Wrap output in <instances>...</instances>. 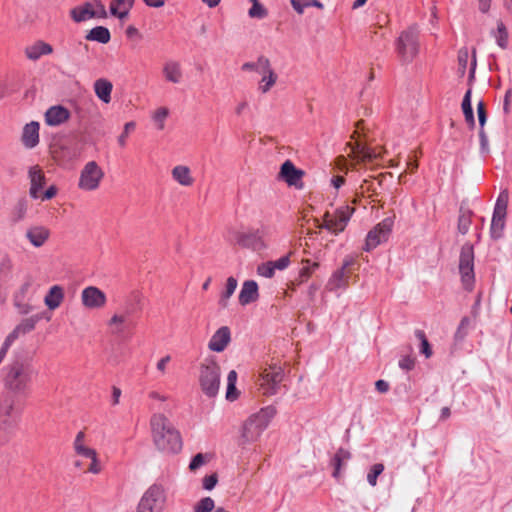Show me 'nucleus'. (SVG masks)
<instances>
[{"label":"nucleus","instance_id":"774afa93","mask_svg":"<svg viewBox=\"0 0 512 512\" xmlns=\"http://www.w3.org/2000/svg\"><path fill=\"white\" fill-rule=\"evenodd\" d=\"M345 177L344 176H341V175H336V176H333L332 179H331V185L335 188V189H339L340 187H342L344 184H345Z\"/></svg>","mask_w":512,"mask_h":512},{"label":"nucleus","instance_id":"a211bd4d","mask_svg":"<svg viewBox=\"0 0 512 512\" xmlns=\"http://www.w3.org/2000/svg\"><path fill=\"white\" fill-rule=\"evenodd\" d=\"M133 312L132 307L125 306L122 311L115 313L109 320L108 325L113 329V333L122 334L127 326H133L130 316Z\"/></svg>","mask_w":512,"mask_h":512},{"label":"nucleus","instance_id":"0e129e2a","mask_svg":"<svg viewBox=\"0 0 512 512\" xmlns=\"http://www.w3.org/2000/svg\"><path fill=\"white\" fill-rule=\"evenodd\" d=\"M78 455L85 457L87 459H92L97 455L96 451L92 448L84 446L79 451L76 452Z\"/></svg>","mask_w":512,"mask_h":512},{"label":"nucleus","instance_id":"603ef678","mask_svg":"<svg viewBox=\"0 0 512 512\" xmlns=\"http://www.w3.org/2000/svg\"><path fill=\"white\" fill-rule=\"evenodd\" d=\"M257 273L262 277L272 278L275 274V270L273 268L271 261H267L265 263L258 265Z\"/></svg>","mask_w":512,"mask_h":512},{"label":"nucleus","instance_id":"20e7f679","mask_svg":"<svg viewBox=\"0 0 512 512\" xmlns=\"http://www.w3.org/2000/svg\"><path fill=\"white\" fill-rule=\"evenodd\" d=\"M199 384L202 392L210 398L218 394L220 387V366L214 359H206L200 366Z\"/></svg>","mask_w":512,"mask_h":512},{"label":"nucleus","instance_id":"0eeeda50","mask_svg":"<svg viewBox=\"0 0 512 512\" xmlns=\"http://www.w3.org/2000/svg\"><path fill=\"white\" fill-rule=\"evenodd\" d=\"M166 502L164 488L161 485H151L142 495L136 512H163Z\"/></svg>","mask_w":512,"mask_h":512},{"label":"nucleus","instance_id":"5701e85b","mask_svg":"<svg viewBox=\"0 0 512 512\" xmlns=\"http://www.w3.org/2000/svg\"><path fill=\"white\" fill-rule=\"evenodd\" d=\"M70 112L63 106H52L45 113V121L49 126H58L69 119Z\"/></svg>","mask_w":512,"mask_h":512},{"label":"nucleus","instance_id":"680f3d73","mask_svg":"<svg viewBox=\"0 0 512 512\" xmlns=\"http://www.w3.org/2000/svg\"><path fill=\"white\" fill-rule=\"evenodd\" d=\"M479 139H480V150L482 153H488L489 152V143H488V137L485 133L484 128L479 130Z\"/></svg>","mask_w":512,"mask_h":512},{"label":"nucleus","instance_id":"a878e982","mask_svg":"<svg viewBox=\"0 0 512 512\" xmlns=\"http://www.w3.org/2000/svg\"><path fill=\"white\" fill-rule=\"evenodd\" d=\"M164 78L171 83L178 84L181 82L183 74L181 65L175 60L166 61L162 69Z\"/></svg>","mask_w":512,"mask_h":512},{"label":"nucleus","instance_id":"f3484780","mask_svg":"<svg viewBox=\"0 0 512 512\" xmlns=\"http://www.w3.org/2000/svg\"><path fill=\"white\" fill-rule=\"evenodd\" d=\"M28 178L30 180V197L33 199L40 198V192L46 183L45 174L41 167L39 165L31 166L28 170Z\"/></svg>","mask_w":512,"mask_h":512},{"label":"nucleus","instance_id":"c9c22d12","mask_svg":"<svg viewBox=\"0 0 512 512\" xmlns=\"http://www.w3.org/2000/svg\"><path fill=\"white\" fill-rule=\"evenodd\" d=\"M237 373L235 370H231L227 376V392L226 399L234 401L238 398L239 392L236 388Z\"/></svg>","mask_w":512,"mask_h":512},{"label":"nucleus","instance_id":"864d4df0","mask_svg":"<svg viewBox=\"0 0 512 512\" xmlns=\"http://www.w3.org/2000/svg\"><path fill=\"white\" fill-rule=\"evenodd\" d=\"M135 128V123L134 122H127L125 125H124V130L123 132L119 135L117 141H118V144L121 146V147H125L126 146V143H127V138H128V135H129V132L131 130H133Z\"/></svg>","mask_w":512,"mask_h":512},{"label":"nucleus","instance_id":"6e6552de","mask_svg":"<svg viewBox=\"0 0 512 512\" xmlns=\"http://www.w3.org/2000/svg\"><path fill=\"white\" fill-rule=\"evenodd\" d=\"M353 212L354 208H351L348 205L341 206L332 214L330 212H326L324 214L323 223L319 224L317 227L326 229L334 234H338L345 229Z\"/></svg>","mask_w":512,"mask_h":512},{"label":"nucleus","instance_id":"f704fd0d","mask_svg":"<svg viewBox=\"0 0 512 512\" xmlns=\"http://www.w3.org/2000/svg\"><path fill=\"white\" fill-rule=\"evenodd\" d=\"M505 217L504 215L493 213L490 227L492 238L498 239L502 236L505 227Z\"/></svg>","mask_w":512,"mask_h":512},{"label":"nucleus","instance_id":"09e8293b","mask_svg":"<svg viewBox=\"0 0 512 512\" xmlns=\"http://www.w3.org/2000/svg\"><path fill=\"white\" fill-rule=\"evenodd\" d=\"M352 152L363 161L371 160L372 155L370 149L359 142H356L355 145L352 147Z\"/></svg>","mask_w":512,"mask_h":512},{"label":"nucleus","instance_id":"39448f33","mask_svg":"<svg viewBox=\"0 0 512 512\" xmlns=\"http://www.w3.org/2000/svg\"><path fill=\"white\" fill-rule=\"evenodd\" d=\"M396 51L404 63L411 62L419 51V32L416 28H408L397 39Z\"/></svg>","mask_w":512,"mask_h":512},{"label":"nucleus","instance_id":"f257e3e1","mask_svg":"<svg viewBox=\"0 0 512 512\" xmlns=\"http://www.w3.org/2000/svg\"><path fill=\"white\" fill-rule=\"evenodd\" d=\"M38 371L29 359L16 358L4 367L3 383L15 396L28 397L33 390Z\"/></svg>","mask_w":512,"mask_h":512},{"label":"nucleus","instance_id":"1a4fd4ad","mask_svg":"<svg viewBox=\"0 0 512 512\" xmlns=\"http://www.w3.org/2000/svg\"><path fill=\"white\" fill-rule=\"evenodd\" d=\"M459 272L466 289H471L474 283V249L469 243H465L460 252Z\"/></svg>","mask_w":512,"mask_h":512},{"label":"nucleus","instance_id":"ddd939ff","mask_svg":"<svg viewBox=\"0 0 512 512\" xmlns=\"http://www.w3.org/2000/svg\"><path fill=\"white\" fill-rule=\"evenodd\" d=\"M393 219L388 217L378 223L367 234L364 250L369 252L376 248L379 244L388 240L393 227Z\"/></svg>","mask_w":512,"mask_h":512},{"label":"nucleus","instance_id":"cd10ccee","mask_svg":"<svg viewBox=\"0 0 512 512\" xmlns=\"http://www.w3.org/2000/svg\"><path fill=\"white\" fill-rule=\"evenodd\" d=\"M135 0H111L110 13L111 15L124 19L128 16Z\"/></svg>","mask_w":512,"mask_h":512},{"label":"nucleus","instance_id":"5fc2aeb1","mask_svg":"<svg viewBox=\"0 0 512 512\" xmlns=\"http://www.w3.org/2000/svg\"><path fill=\"white\" fill-rule=\"evenodd\" d=\"M468 58H469V55H468L467 49H461L458 52L459 72L461 73V75H464L466 72Z\"/></svg>","mask_w":512,"mask_h":512},{"label":"nucleus","instance_id":"4be33fe9","mask_svg":"<svg viewBox=\"0 0 512 512\" xmlns=\"http://www.w3.org/2000/svg\"><path fill=\"white\" fill-rule=\"evenodd\" d=\"M53 52V47L42 40H38L25 48V55L31 61H37L42 56Z\"/></svg>","mask_w":512,"mask_h":512},{"label":"nucleus","instance_id":"4d7b16f0","mask_svg":"<svg viewBox=\"0 0 512 512\" xmlns=\"http://www.w3.org/2000/svg\"><path fill=\"white\" fill-rule=\"evenodd\" d=\"M271 263H272L275 271L276 270L282 271V270H285L289 266L290 257H289V255H285L275 261H271Z\"/></svg>","mask_w":512,"mask_h":512},{"label":"nucleus","instance_id":"c756f323","mask_svg":"<svg viewBox=\"0 0 512 512\" xmlns=\"http://www.w3.org/2000/svg\"><path fill=\"white\" fill-rule=\"evenodd\" d=\"M351 458V454L348 450L339 448L331 460V465L334 468L333 477L336 479L340 478L341 469L345 463Z\"/></svg>","mask_w":512,"mask_h":512},{"label":"nucleus","instance_id":"473e14b6","mask_svg":"<svg viewBox=\"0 0 512 512\" xmlns=\"http://www.w3.org/2000/svg\"><path fill=\"white\" fill-rule=\"evenodd\" d=\"M238 282L234 277H228L226 281L225 290L221 293L218 304L222 308H226L228 306V301L230 297L234 294L237 288Z\"/></svg>","mask_w":512,"mask_h":512},{"label":"nucleus","instance_id":"c03bdc74","mask_svg":"<svg viewBox=\"0 0 512 512\" xmlns=\"http://www.w3.org/2000/svg\"><path fill=\"white\" fill-rule=\"evenodd\" d=\"M169 115V110L166 107H160L158 108L152 118L155 122L158 130H163L165 127V120Z\"/></svg>","mask_w":512,"mask_h":512},{"label":"nucleus","instance_id":"338daca9","mask_svg":"<svg viewBox=\"0 0 512 512\" xmlns=\"http://www.w3.org/2000/svg\"><path fill=\"white\" fill-rule=\"evenodd\" d=\"M84 438H85L84 432L83 431L78 432V434L76 435V438L74 440L75 452L79 451L81 448H83L85 446Z\"/></svg>","mask_w":512,"mask_h":512},{"label":"nucleus","instance_id":"7ed1b4c3","mask_svg":"<svg viewBox=\"0 0 512 512\" xmlns=\"http://www.w3.org/2000/svg\"><path fill=\"white\" fill-rule=\"evenodd\" d=\"M276 408L267 406L259 412L251 415L241 428V435L238 440L239 446H246L259 439L262 432L268 427L269 422L276 414Z\"/></svg>","mask_w":512,"mask_h":512},{"label":"nucleus","instance_id":"a18cd8bd","mask_svg":"<svg viewBox=\"0 0 512 512\" xmlns=\"http://www.w3.org/2000/svg\"><path fill=\"white\" fill-rule=\"evenodd\" d=\"M215 503L211 497H204L198 501L194 508V512H212L214 510Z\"/></svg>","mask_w":512,"mask_h":512},{"label":"nucleus","instance_id":"393cba45","mask_svg":"<svg viewBox=\"0 0 512 512\" xmlns=\"http://www.w3.org/2000/svg\"><path fill=\"white\" fill-rule=\"evenodd\" d=\"M41 320V315L36 314L31 317L23 319L12 332L9 333L10 338L17 340L20 335L27 334L35 329L38 321Z\"/></svg>","mask_w":512,"mask_h":512},{"label":"nucleus","instance_id":"e2e57ef3","mask_svg":"<svg viewBox=\"0 0 512 512\" xmlns=\"http://www.w3.org/2000/svg\"><path fill=\"white\" fill-rule=\"evenodd\" d=\"M90 460H91V463L88 467V472L93 473V474H99L102 470V467L98 461L97 455Z\"/></svg>","mask_w":512,"mask_h":512},{"label":"nucleus","instance_id":"aec40b11","mask_svg":"<svg viewBox=\"0 0 512 512\" xmlns=\"http://www.w3.org/2000/svg\"><path fill=\"white\" fill-rule=\"evenodd\" d=\"M259 298L258 284L254 280H246L243 282L238 300L242 306L249 305Z\"/></svg>","mask_w":512,"mask_h":512},{"label":"nucleus","instance_id":"58836bf2","mask_svg":"<svg viewBox=\"0 0 512 512\" xmlns=\"http://www.w3.org/2000/svg\"><path fill=\"white\" fill-rule=\"evenodd\" d=\"M508 200H509L508 190L504 189L500 192V194L496 200V204H495L493 213L506 216Z\"/></svg>","mask_w":512,"mask_h":512},{"label":"nucleus","instance_id":"8fccbe9b","mask_svg":"<svg viewBox=\"0 0 512 512\" xmlns=\"http://www.w3.org/2000/svg\"><path fill=\"white\" fill-rule=\"evenodd\" d=\"M471 320L469 317H463L459 323L457 331L455 333V338L458 340H462L468 333V329L470 327Z\"/></svg>","mask_w":512,"mask_h":512},{"label":"nucleus","instance_id":"bb28decb","mask_svg":"<svg viewBox=\"0 0 512 512\" xmlns=\"http://www.w3.org/2000/svg\"><path fill=\"white\" fill-rule=\"evenodd\" d=\"M65 297L64 289L59 285L52 286L44 297V303L50 310L57 309Z\"/></svg>","mask_w":512,"mask_h":512},{"label":"nucleus","instance_id":"7c9ffc66","mask_svg":"<svg viewBox=\"0 0 512 512\" xmlns=\"http://www.w3.org/2000/svg\"><path fill=\"white\" fill-rule=\"evenodd\" d=\"M85 39L101 44H107L111 39V34L108 28L104 26H96L86 34Z\"/></svg>","mask_w":512,"mask_h":512},{"label":"nucleus","instance_id":"ea45409f","mask_svg":"<svg viewBox=\"0 0 512 512\" xmlns=\"http://www.w3.org/2000/svg\"><path fill=\"white\" fill-rule=\"evenodd\" d=\"M252 3L248 11V15L253 19H264L268 15L267 9L259 2V0H249Z\"/></svg>","mask_w":512,"mask_h":512},{"label":"nucleus","instance_id":"b1692460","mask_svg":"<svg viewBox=\"0 0 512 512\" xmlns=\"http://www.w3.org/2000/svg\"><path fill=\"white\" fill-rule=\"evenodd\" d=\"M49 236L50 231L44 226H33L26 231V238L36 248L42 247Z\"/></svg>","mask_w":512,"mask_h":512},{"label":"nucleus","instance_id":"9b49d317","mask_svg":"<svg viewBox=\"0 0 512 512\" xmlns=\"http://www.w3.org/2000/svg\"><path fill=\"white\" fill-rule=\"evenodd\" d=\"M70 15L75 22L80 23L92 18H106L107 12L100 0H93L74 7Z\"/></svg>","mask_w":512,"mask_h":512},{"label":"nucleus","instance_id":"4468645a","mask_svg":"<svg viewBox=\"0 0 512 512\" xmlns=\"http://www.w3.org/2000/svg\"><path fill=\"white\" fill-rule=\"evenodd\" d=\"M304 175L305 172L302 169L297 168L291 160H286L281 165L277 178L284 181L288 186L302 189Z\"/></svg>","mask_w":512,"mask_h":512},{"label":"nucleus","instance_id":"49530a36","mask_svg":"<svg viewBox=\"0 0 512 512\" xmlns=\"http://www.w3.org/2000/svg\"><path fill=\"white\" fill-rule=\"evenodd\" d=\"M277 75L276 73H270L262 76L260 81L259 89L262 93H267L276 83Z\"/></svg>","mask_w":512,"mask_h":512},{"label":"nucleus","instance_id":"de8ad7c7","mask_svg":"<svg viewBox=\"0 0 512 512\" xmlns=\"http://www.w3.org/2000/svg\"><path fill=\"white\" fill-rule=\"evenodd\" d=\"M384 471V465L381 463L374 464L368 474H367V481L371 486H376L377 484V478L382 472Z\"/></svg>","mask_w":512,"mask_h":512},{"label":"nucleus","instance_id":"412c9836","mask_svg":"<svg viewBox=\"0 0 512 512\" xmlns=\"http://www.w3.org/2000/svg\"><path fill=\"white\" fill-rule=\"evenodd\" d=\"M39 128V123L35 121H32L24 126L21 140L26 148L32 149L38 145Z\"/></svg>","mask_w":512,"mask_h":512},{"label":"nucleus","instance_id":"6e6d98bb","mask_svg":"<svg viewBox=\"0 0 512 512\" xmlns=\"http://www.w3.org/2000/svg\"><path fill=\"white\" fill-rule=\"evenodd\" d=\"M415 358L410 356V355H407V356H403L400 360H399V367L402 369V370H405V371H410L412 369H414L415 367Z\"/></svg>","mask_w":512,"mask_h":512},{"label":"nucleus","instance_id":"69168bd1","mask_svg":"<svg viewBox=\"0 0 512 512\" xmlns=\"http://www.w3.org/2000/svg\"><path fill=\"white\" fill-rule=\"evenodd\" d=\"M58 189L55 185H51L42 195H40L41 199L50 200L56 196Z\"/></svg>","mask_w":512,"mask_h":512},{"label":"nucleus","instance_id":"f8f14e48","mask_svg":"<svg viewBox=\"0 0 512 512\" xmlns=\"http://www.w3.org/2000/svg\"><path fill=\"white\" fill-rule=\"evenodd\" d=\"M266 237L267 230L265 228H257L241 233L238 236L237 242L243 248L254 252H261L268 248Z\"/></svg>","mask_w":512,"mask_h":512},{"label":"nucleus","instance_id":"c85d7f7f","mask_svg":"<svg viewBox=\"0 0 512 512\" xmlns=\"http://www.w3.org/2000/svg\"><path fill=\"white\" fill-rule=\"evenodd\" d=\"M112 89L113 85L107 79L100 78L94 82L95 94L104 103H109L111 101Z\"/></svg>","mask_w":512,"mask_h":512},{"label":"nucleus","instance_id":"bf43d9fd","mask_svg":"<svg viewBox=\"0 0 512 512\" xmlns=\"http://www.w3.org/2000/svg\"><path fill=\"white\" fill-rule=\"evenodd\" d=\"M218 482V477L216 473L205 476L203 478V488L205 490H212Z\"/></svg>","mask_w":512,"mask_h":512},{"label":"nucleus","instance_id":"13d9d810","mask_svg":"<svg viewBox=\"0 0 512 512\" xmlns=\"http://www.w3.org/2000/svg\"><path fill=\"white\" fill-rule=\"evenodd\" d=\"M477 113H478V121H479L480 129H482V128H484V125H485L486 120H487V113H486V110H485V104L482 101H480L477 104Z\"/></svg>","mask_w":512,"mask_h":512},{"label":"nucleus","instance_id":"72a5a7b5","mask_svg":"<svg viewBox=\"0 0 512 512\" xmlns=\"http://www.w3.org/2000/svg\"><path fill=\"white\" fill-rule=\"evenodd\" d=\"M472 216L473 212L470 209L460 208L457 228L462 235L468 233L472 223Z\"/></svg>","mask_w":512,"mask_h":512},{"label":"nucleus","instance_id":"3c124183","mask_svg":"<svg viewBox=\"0 0 512 512\" xmlns=\"http://www.w3.org/2000/svg\"><path fill=\"white\" fill-rule=\"evenodd\" d=\"M259 74L266 75L270 73H274V70L271 67L270 61L265 56L258 57V70L256 71Z\"/></svg>","mask_w":512,"mask_h":512},{"label":"nucleus","instance_id":"79ce46f5","mask_svg":"<svg viewBox=\"0 0 512 512\" xmlns=\"http://www.w3.org/2000/svg\"><path fill=\"white\" fill-rule=\"evenodd\" d=\"M212 456L209 453H198L196 454L190 464H189V470L191 472H195L203 465L207 464L211 460Z\"/></svg>","mask_w":512,"mask_h":512},{"label":"nucleus","instance_id":"f03ea898","mask_svg":"<svg viewBox=\"0 0 512 512\" xmlns=\"http://www.w3.org/2000/svg\"><path fill=\"white\" fill-rule=\"evenodd\" d=\"M150 427L153 442L159 451L167 454H177L181 451V435L164 414L152 415Z\"/></svg>","mask_w":512,"mask_h":512},{"label":"nucleus","instance_id":"dca6fc26","mask_svg":"<svg viewBox=\"0 0 512 512\" xmlns=\"http://www.w3.org/2000/svg\"><path fill=\"white\" fill-rule=\"evenodd\" d=\"M106 303V294L96 286H87L81 292V304L88 310H100Z\"/></svg>","mask_w":512,"mask_h":512},{"label":"nucleus","instance_id":"2f4dec72","mask_svg":"<svg viewBox=\"0 0 512 512\" xmlns=\"http://www.w3.org/2000/svg\"><path fill=\"white\" fill-rule=\"evenodd\" d=\"M172 177L182 186H191L193 184V178L191 176L190 169L184 165L175 166L172 169Z\"/></svg>","mask_w":512,"mask_h":512},{"label":"nucleus","instance_id":"6ab92c4d","mask_svg":"<svg viewBox=\"0 0 512 512\" xmlns=\"http://www.w3.org/2000/svg\"><path fill=\"white\" fill-rule=\"evenodd\" d=\"M231 341L229 327H220L210 338L208 348L213 352H223Z\"/></svg>","mask_w":512,"mask_h":512},{"label":"nucleus","instance_id":"37998d69","mask_svg":"<svg viewBox=\"0 0 512 512\" xmlns=\"http://www.w3.org/2000/svg\"><path fill=\"white\" fill-rule=\"evenodd\" d=\"M495 39L499 47L506 49L508 46V32L503 22H498L497 32L495 33Z\"/></svg>","mask_w":512,"mask_h":512},{"label":"nucleus","instance_id":"423d86ee","mask_svg":"<svg viewBox=\"0 0 512 512\" xmlns=\"http://www.w3.org/2000/svg\"><path fill=\"white\" fill-rule=\"evenodd\" d=\"M284 379V371L278 364H271L263 368L258 384L264 395L272 396L279 392Z\"/></svg>","mask_w":512,"mask_h":512},{"label":"nucleus","instance_id":"e433bc0d","mask_svg":"<svg viewBox=\"0 0 512 512\" xmlns=\"http://www.w3.org/2000/svg\"><path fill=\"white\" fill-rule=\"evenodd\" d=\"M462 110L465 116L466 122L470 125V127L475 126V119L473 114V109L471 106V91L468 90L462 101Z\"/></svg>","mask_w":512,"mask_h":512},{"label":"nucleus","instance_id":"2eb2a0df","mask_svg":"<svg viewBox=\"0 0 512 512\" xmlns=\"http://www.w3.org/2000/svg\"><path fill=\"white\" fill-rule=\"evenodd\" d=\"M355 263V259L353 257H346L343 260L342 266L333 272L331 277L327 282V289L330 291H335L338 289L346 288L348 286L349 278L351 275L350 267Z\"/></svg>","mask_w":512,"mask_h":512},{"label":"nucleus","instance_id":"052dcab7","mask_svg":"<svg viewBox=\"0 0 512 512\" xmlns=\"http://www.w3.org/2000/svg\"><path fill=\"white\" fill-rule=\"evenodd\" d=\"M14 339L10 338V335L8 334L5 338L1 348H0V364L6 357L8 350L10 349L11 345L14 343Z\"/></svg>","mask_w":512,"mask_h":512},{"label":"nucleus","instance_id":"9d476101","mask_svg":"<svg viewBox=\"0 0 512 512\" xmlns=\"http://www.w3.org/2000/svg\"><path fill=\"white\" fill-rule=\"evenodd\" d=\"M103 177L101 167L95 161H89L80 172L78 187L84 191H94L99 187Z\"/></svg>","mask_w":512,"mask_h":512},{"label":"nucleus","instance_id":"4c0bfd02","mask_svg":"<svg viewBox=\"0 0 512 512\" xmlns=\"http://www.w3.org/2000/svg\"><path fill=\"white\" fill-rule=\"evenodd\" d=\"M28 286H29L28 284L23 285L21 287L20 295L17 294L14 297V305L18 309L19 313L23 314V315H26V314L30 313L33 310L32 305H30L28 303H24L22 301V298H23L24 294L26 293V291L28 289Z\"/></svg>","mask_w":512,"mask_h":512},{"label":"nucleus","instance_id":"a19ab883","mask_svg":"<svg viewBox=\"0 0 512 512\" xmlns=\"http://www.w3.org/2000/svg\"><path fill=\"white\" fill-rule=\"evenodd\" d=\"M415 336L420 341V353L425 355L426 358H430L433 354V351L425 335V332L418 329L415 331Z\"/></svg>","mask_w":512,"mask_h":512}]
</instances>
